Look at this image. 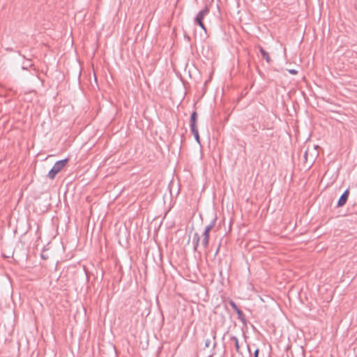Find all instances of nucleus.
I'll list each match as a JSON object with an SVG mask.
<instances>
[{"label":"nucleus","instance_id":"nucleus-1","mask_svg":"<svg viewBox=\"0 0 357 357\" xmlns=\"http://www.w3.org/2000/svg\"><path fill=\"white\" fill-rule=\"evenodd\" d=\"M68 160V158H66L56 162L53 167L48 172L47 177L50 179H54L56 177V174L59 173L62 170V169L66 165Z\"/></svg>","mask_w":357,"mask_h":357},{"label":"nucleus","instance_id":"nucleus-2","mask_svg":"<svg viewBox=\"0 0 357 357\" xmlns=\"http://www.w3.org/2000/svg\"><path fill=\"white\" fill-rule=\"evenodd\" d=\"M209 13V8L208 6H205L202 10H201L197 15L195 19V23L199 25L205 32L206 31V28L203 22V20L208 14Z\"/></svg>","mask_w":357,"mask_h":357},{"label":"nucleus","instance_id":"nucleus-3","mask_svg":"<svg viewBox=\"0 0 357 357\" xmlns=\"http://www.w3.org/2000/svg\"><path fill=\"white\" fill-rule=\"evenodd\" d=\"M215 220H213L208 226L206 227L203 234H202V244L206 248L208 245L209 242V234L211 229L215 226Z\"/></svg>","mask_w":357,"mask_h":357},{"label":"nucleus","instance_id":"nucleus-4","mask_svg":"<svg viewBox=\"0 0 357 357\" xmlns=\"http://www.w3.org/2000/svg\"><path fill=\"white\" fill-rule=\"evenodd\" d=\"M229 305H231V307H232V309L236 312L237 315H238V319L243 324H246V319H245V316L244 314V313L243 312V311L239 309L238 307V306L236 305V304L235 303L234 301H229Z\"/></svg>","mask_w":357,"mask_h":357},{"label":"nucleus","instance_id":"nucleus-5","mask_svg":"<svg viewBox=\"0 0 357 357\" xmlns=\"http://www.w3.org/2000/svg\"><path fill=\"white\" fill-rule=\"evenodd\" d=\"M349 195V190L347 189L340 196V197L337 202V207L343 206L347 203Z\"/></svg>","mask_w":357,"mask_h":357},{"label":"nucleus","instance_id":"nucleus-6","mask_svg":"<svg viewBox=\"0 0 357 357\" xmlns=\"http://www.w3.org/2000/svg\"><path fill=\"white\" fill-rule=\"evenodd\" d=\"M197 119H198V114L196 111H194L191 114L190 119V127L191 130H195V129H198L197 126Z\"/></svg>","mask_w":357,"mask_h":357},{"label":"nucleus","instance_id":"nucleus-7","mask_svg":"<svg viewBox=\"0 0 357 357\" xmlns=\"http://www.w3.org/2000/svg\"><path fill=\"white\" fill-rule=\"evenodd\" d=\"M259 52L261 54L263 58L266 61L267 63H270L271 61V59L268 54V53L264 50L261 47H259Z\"/></svg>","mask_w":357,"mask_h":357},{"label":"nucleus","instance_id":"nucleus-8","mask_svg":"<svg viewBox=\"0 0 357 357\" xmlns=\"http://www.w3.org/2000/svg\"><path fill=\"white\" fill-rule=\"evenodd\" d=\"M200 241V237L198 233H195L193 236L194 250H197Z\"/></svg>","mask_w":357,"mask_h":357},{"label":"nucleus","instance_id":"nucleus-9","mask_svg":"<svg viewBox=\"0 0 357 357\" xmlns=\"http://www.w3.org/2000/svg\"><path fill=\"white\" fill-rule=\"evenodd\" d=\"M231 340L234 342L236 351L239 352L240 351V345H239L238 338L235 336H232V337H231Z\"/></svg>","mask_w":357,"mask_h":357},{"label":"nucleus","instance_id":"nucleus-10","mask_svg":"<svg viewBox=\"0 0 357 357\" xmlns=\"http://www.w3.org/2000/svg\"><path fill=\"white\" fill-rule=\"evenodd\" d=\"M191 132L193 134L194 137H195L196 142L198 144H200V137H199V135L198 129H195V130H191Z\"/></svg>","mask_w":357,"mask_h":357},{"label":"nucleus","instance_id":"nucleus-11","mask_svg":"<svg viewBox=\"0 0 357 357\" xmlns=\"http://www.w3.org/2000/svg\"><path fill=\"white\" fill-rule=\"evenodd\" d=\"M308 152H309V149H307L305 151V153H304V159H305V162H307V155H308Z\"/></svg>","mask_w":357,"mask_h":357},{"label":"nucleus","instance_id":"nucleus-12","mask_svg":"<svg viewBox=\"0 0 357 357\" xmlns=\"http://www.w3.org/2000/svg\"><path fill=\"white\" fill-rule=\"evenodd\" d=\"M259 349L257 348L254 352V357H259Z\"/></svg>","mask_w":357,"mask_h":357},{"label":"nucleus","instance_id":"nucleus-13","mask_svg":"<svg viewBox=\"0 0 357 357\" xmlns=\"http://www.w3.org/2000/svg\"><path fill=\"white\" fill-rule=\"evenodd\" d=\"M289 72L290 74L291 75H296L297 74V70H294V69H291V70H289Z\"/></svg>","mask_w":357,"mask_h":357},{"label":"nucleus","instance_id":"nucleus-14","mask_svg":"<svg viewBox=\"0 0 357 357\" xmlns=\"http://www.w3.org/2000/svg\"><path fill=\"white\" fill-rule=\"evenodd\" d=\"M211 344V340L208 339L205 341V347H208Z\"/></svg>","mask_w":357,"mask_h":357},{"label":"nucleus","instance_id":"nucleus-15","mask_svg":"<svg viewBox=\"0 0 357 357\" xmlns=\"http://www.w3.org/2000/svg\"><path fill=\"white\" fill-rule=\"evenodd\" d=\"M41 257H42V258H43V259H46V257H45V255H43V254L41 255Z\"/></svg>","mask_w":357,"mask_h":357},{"label":"nucleus","instance_id":"nucleus-16","mask_svg":"<svg viewBox=\"0 0 357 357\" xmlns=\"http://www.w3.org/2000/svg\"><path fill=\"white\" fill-rule=\"evenodd\" d=\"M218 252H219V248H218L215 254H217Z\"/></svg>","mask_w":357,"mask_h":357}]
</instances>
